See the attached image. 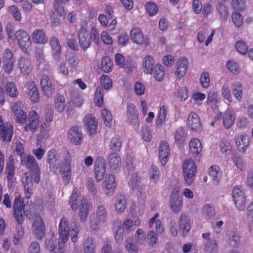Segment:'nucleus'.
Instances as JSON below:
<instances>
[{
	"instance_id": "412c9836",
	"label": "nucleus",
	"mask_w": 253,
	"mask_h": 253,
	"mask_svg": "<svg viewBox=\"0 0 253 253\" xmlns=\"http://www.w3.org/2000/svg\"><path fill=\"white\" fill-rule=\"evenodd\" d=\"M187 124L189 127L194 130H198L201 128L200 119L195 112H191L187 119Z\"/></svg>"
},
{
	"instance_id": "2eb2a0df",
	"label": "nucleus",
	"mask_w": 253,
	"mask_h": 253,
	"mask_svg": "<svg viewBox=\"0 0 253 253\" xmlns=\"http://www.w3.org/2000/svg\"><path fill=\"white\" fill-rule=\"evenodd\" d=\"M107 162L112 170L117 171L121 167L122 162L120 156L116 152L108 154Z\"/></svg>"
},
{
	"instance_id": "f03ea898",
	"label": "nucleus",
	"mask_w": 253,
	"mask_h": 253,
	"mask_svg": "<svg viewBox=\"0 0 253 253\" xmlns=\"http://www.w3.org/2000/svg\"><path fill=\"white\" fill-rule=\"evenodd\" d=\"M183 176L186 183L191 185L195 177L196 167L194 161L187 159L183 164Z\"/></svg>"
},
{
	"instance_id": "3c124183",
	"label": "nucleus",
	"mask_w": 253,
	"mask_h": 253,
	"mask_svg": "<svg viewBox=\"0 0 253 253\" xmlns=\"http://www.w3.org/2000/svg\"><path fill=\"white\" fill-rule=\"evenodd\" d=\"M240 238L237 233H232L228 239L229 245L232 247L237 248L240 244Z\"/></svg>"
},
{
	"instance_id": "c756f323",
	"label": "nucleus",
	"mask_w": 253,
	"mask_h": 253,
	"mask_svg": "<svg viewBox=\"0 0 253 253\" xmlns=\"http://www.w3.org/2000/svg\"><path fill=\"white\" fill-rule=\"evenodd\" d=\"M25 176L22 178V181L25 184V191L26 193V197L29 199L32 194L33 191V183L31 179L32 177L29 178L27 173L24 174Z\"/></svg>"
},
{
	"instance_id": "f8f14e48",
	"label": "nucleus",
	"mask_w": 253,
	"mask_h": 253,
	"mask_svg": "<svg viewBox=\"0 0 253 253\" xmlns=\"http://www.w3.org/2000/svg\"><path fill=\"white\" fill-rule=\"evenodd\" d=\"M91 36L84 27H82L78 32L79 42L81 47L84 50L87 49L90 44Z\"/></svg>"
},
{
	"instance_id": "f704fd0d",
	"label": "nucleus",
	"mask_w": 253,
	"mask_h": 253,
	"mask_svg": "<svg viewBox=\"0 0 253 253\" xmlns=\"http://www.w3.org/2000/svg\"><path fill=\"white\" fill-rule=\"evenodd\" d=\"M189 150L191 153L199 154L202 150V145L199 139L194 138L189 142Z\"/></svg>"
},
{
	"instance_id": "0eeeda50",
	"label": "nucleus",
	"mask_w": 253,
	"mask_h": 253,
	"mask_svg": "<svg viewBox=\"0 0 253 253\" xmlns=\"http://www.w3.org/2000/svg\"><path fill=\"white\" fill-rule=\"evenodd\" d=\"M29 218L33 219V223L32 225L33 233L37 239L41 240L44 234V226L42 219L38 215L31 217V215L29 216Z\"/></svg>"
},
{
	"instance_id": "dca6fc26",
	"label": "nucleus",
	"mask_w": 253,
	"mask_h": 253,
	"mask_svg": "<svg viewBox=\"0 0 253 253\" xmlns=\"http://www.w3.org/2000/svg\"><path fill=\"white\" fill-rule=\"evenodd\" d=\"M13 134V128L12 124L6 123L5 125L0 127V138L3 141L10 142Z\"/></svg>"
},
{
	"instance_id": "423d86ee",
	"label": "nucleus",
	"mask_w": 253,
	"mask_h": 253,
	"mask_svg": "<svg viewBox=\"0 0 253 253\" xmlns=\"http://www.w3.org/2000/svg\"><path fill=\"white\" fill-rule=\"evenodd\" d=\"M71 159L70 156H66L62 160V163L60 165V170L58 169V172H62V179L65 184L69 183L71 176Z\"/></svg>"
},
{
	"instance_id": "5fc2aeb1",
	"label": "nucleus",
	"mask_w": 253,
	"mask_h": 253,
	"mask_svg": "<svg viewBox=\"0 0 253 253\" xmlns=\"http://www.w3.org/2000/svg\"><path fill=\"white\" fill-rule=\"evenodd\" d=\"M216 8L221 17L224 20H226L228 16V9L226 6L219 2L217 4Z\"/></svg>"
},
{
	"instance_id": "e2e57ef3",
	"label": "nucleus",
	"mask_w": 253,
	"mask_h": 253,
	"mask_svg": "<svg viewBox=\"0 0 253 253\" xmlns=\"http://www.w3.org/2000/svg\"><path fill=\"white\" fill-rule=\"evenodd\" d=\"M101 85L105 89H109L112 87V81L108 77L102 75L100 77Z\"/></svg>"
},
{
	"instance_id": "2f4dec72",
	"label": "nucleus",
	"mask_w": 253,
	"mask_h": 253,
	"mask_svg": "<svg viewBox=\"0 0 253 253\" xmlns=\"http://www.w3.org/2000/svg\"><path fill=\"white\" fill-rule=\"evenodd\" d=\"M231 89L237 100L241 101L242 99L243 94L242 84L239 82L235 83L232 85Z\"/></svg>"
},
{
	"instance_id": "7c9ffc66",
	"label": "nucleus",
	"mask_w": 253,
	"mask_h": 253,
	"mask_svg": "<svg viewBox=\"0 0 253 253\" xmlns=\"http://www.w3.org/2000/svg\"><path fill=\"white\" fill-rule=\"evenodd\" d=\"M126 201L124 196L120 195L117 197L115 201L116 211L121 213L124 211L126 208Z\"/></svg>"
},
{
	"instance_id": "4d7b16f0",
	"label": "nucleus",
	"mask_w": 253,
	"mask_h": 253,
	"mask_svg": "<svg viewBox=\"0 0 253 253\" xmlns=\"http://www.w3.org/2000/svg\"><path fill=\"white\" fill-rule=\"evenodd\" d=\"M86 185L88 191L92 195H95L97 193V186L94 184V181L92 178H88L87 179Z\"/></svg>"
},
{
	"instance_id": "774afa93",
	"label": "nucleus",
	"mask_w": 253,
	"mask_h": 253,
	"mask_svg": "<svg viewBox=\"0 0 253 253\" xmlns=\"http://www.w3.org/2000/svg\"><path fill=\"white\" fill-rule=\"evenodd\" d=\"M126 248L129 253H137L138 248L137 245L132 242H126Z\"/></svg>"
},
{
	"instance_id": "a19ab883",
	"label": "nucleus",
	"mask_w": 253,
	"mask_h": 253,
	"mask_svg": "<svg viewBox=\"0 0 253 253\" xmlns=\"http://www.w3.org/2000/svg\"><path fill=\"white\" fill-rule=\"evenodd\" d=\"M116 186L115 178L113 175L107 174L105 177V187L107 190L113 191Z\"/></svg>"
},
{
	"instance_id": "cd10ccee",
	"label": "nucleus",
	"mask_w": 253,
	"mask_h": 253,
	"mask_svg": "<svg viewBox=\"0 0 253 253\" xmlns=\"http://www.w3.org/2000/svg\"><path fill=\"white\" fill-rule=\"evenodd\" d=\"M18 65L21 73L24 75L29 74L32 71L30 61L23 57L19 58Z\"/></svg>"
},
{
	"instance_id": "864d4df0",
	"label": "nucleus",
	"mask_w": 253,
	"mask_h": 253,
	"mask_svg": "<svg viewBox=\"0 0 253 253\" xmlns=\"http://www.w3.org/2000/svg\"><path fill=\"white\" fill-rule=\"evenodd\" d=\"M186 136V134L182 127L178 128L174 133L175 140L179 143H182L185 140Z\"/></svg>"
},
{
	"instance_id": "1a4fd4ad",
	"label": "nucleus",
	"mask_w": 253,
	"mask_h": 253,
	"mask_svg": "<svg viewBox=\"0 0 253 253\" xmlns=\"http://www.w3.org/2000/svg\"><path fill=\"white\" fill-rule=\"evenodd\" d=\"M84 123L85 129L89 136L94 135L98 129V122L95 116L88 114L84 118Z\"/></svg>"
},
{
	"instance_id": "20e7f679",
	"label": "nucleus",
	"mask_w": 253,
	"mask_h": 253,
	"mask_svg": "<svg viewBox=\"0 0 253 253\" xmlns=\"http://www.w3.org/2000/svg\"><path fill=\"white\" fill-rule=\"evenodd\" d=\"M14 36L21 49L24 52L28 53V49L32 44L28 34L23 30H20L16 32Z\"/></svg>"
},
{
	"instance_id": "13d9d810",
	"label": "nucleus",
	"mask_w": 253,
	"mask_h": 253,
	"mask_svg": "<svg viewBox=\"0 0 253 253\" xmlns=\"http://www.w3.org/2000/svg\"><path fill=\"white\" fill-rule=\"evenodd\" d=\"M200 81L201 85L204 88H208L210 84V78L209 74L206 72L202 73L200 77Z\"/></svg>"
},
{
	"instance_id": "c9c22d12",
	"label": "nucleus",
	"mask_w": 253,
	"mask_h": 253,
	"mask_svg": "<svg viewBox=\"0 0 253 253\" xmlns=\"http://www.w3.org/2000/svg\"><path fill=\"white\" fill-rule=\"evenodd\" d=\"M55 109L58 111H64L65 109L68 111V107H66V104L65 103V98L63 95H58L55 99Z\"/></svg>"
},
{
	"instance_id": "9b49d317",
	"label": "nucleus",
	"mask_w": 253,
	"mask_h": 253,
	"mask_svg": "<svg viewBox=\"0 0 253 253\" xmlns=\"http://www.w3.org/2000/svg\"><path fill=\"white\" fill-rule=\"evenodd\" d=\"M94 171L95 178L97 181L102 179L106 172V165L104 159L98 157L94 163Z\"/></svg>"
},
{
	"instance_id": "b1692460",
	"label": "nucleus",
	"mask_w": 253,
	"mask_h": 253,
	"mask_svg": "<svg viewBox=\"0 0 253 253\" xmlns=\"http://www.w3.org/2000/svg\"><path fill=\"white\" fill-rule=\"evenodd\" d=\"M50 44L52 49L54 59L59 61L60 57L61 49L59 40L57 38L52 37L50 39Z\"/></svg>"
},
{
	"instance_id": "72a5a7b5",
	"label": "nucleus",
	"mask_w": 253,
	"mask_h": 253,
	"mask_svg": "<svg viewBox=\"0 0 253 253\" xmlns=\"http://www.w3.org/2000/svg\"><path fill=\"white\" fill-rule=\"evenodd\" d=\"M123 142L122 138L118 136H115L112 138L109 145V148L110 150L117 152L119 151L122 146Z\"/></svg>"
},
{
	"instance_id": "aec40b11",
	"label": "nucleus",
	"mask_w": 253,
	"mask_h": 253,
	"mask_svg": "<svg viewBox=\"0 0 253 253\" xmlns=\"http://www.w3.org/2000/svg\"><path fill=\"white\" fill-rule=\"evenodd\" d=\"M222 116L223 124L224 127L227 128H230L233 125L235 120V114L231 113V112H224L222 113L221 112L215 117L214 120L219 119L220 116Z\"/></svg>"
},
{
	"instance_id": "58836bf2",
	"label": "nucleus",
	"mask_w": 253,
	"mask_h": 253,
	"mask_svg": "<svg viewBox=\"0 0 253 253\" xmlns=\"http://www.w3.org/2000/svg\"><path fill=\"white\" fill-rule=\"evenodd\" d=\"M84 253H95V246L92 238L86 239L84 243Z\"/></svg>"
},
{
	"instance_id": "de8ad7c7",
	"label": "nucleus",
	"mask_w": 253,
	"mask_h": 253,
	"mask_svg": "<svg viewBox=\"0 0 253 253\" xmlns=\"http://www.w3.org/2000/svg\"><path fill=\"white\" fill-rule=\"evenodd\" d=\"M165 72L164 67L161 65H157L155 68L154 77L158 81H162L164 78Z\"/></svg>"
},
{
	"instance_id": "9d476101",
	"label": "nucleus",
	"mask_w": 253,
	"mask_h": 253,
	"mask_svg": "<svg viewBox=\"0 0 253 253\" xmlns=\"http://www.w3.org/2000/svg\"><path fill=\"white\" fill-rule=\"evenodd\" d=\"M29 123L26 124L23 128L25 131L30 130L32 132H34L37 129L39 126V117L36 112H29L28 116Z\"/></svg>"
},
{
	"instance_id": "680f3d73",
	"label": "nucleus",
	"mask_w": 253,
	"mask_h": 253,
	"mask_svg": "<svg viewBox=\"0 0 253 253\" xmlns=\"http://www.w3.org/2000/svg\"><path fill=\"white\" fill-rule=\"evenodd\" d=\"M148 244L149 246L154 247L158 241L157 234L153 231H151L147 235Z\"/></svg>"
},
{
	"instance_id": "37998d69",
	"label": "nucleus",
	"mask_w": 253,
	"mask_h": 253,
	"mask_svg": "<svg viewBox=\"0 0 253 253\" xmlns=\"http://www.w3.org/2000/svg\"><path fill=\"white\" fill-rule=\"evenodd\" d=\"M203 214L207 219H210L214 216L215 214V210L212 205L210 204L206 205L203 209Z\"/></svg>"
},
{
	"instance_id": "c85d7f7f",
	"label": "nucleus",
	"mask_w": 253,
	"mask_h": 253,
	"mask_svg": "<svg viewBox=\"0 0 253 253\" xmlns=\"http://www.w3.org/2000/svg\"><path fill=\"white\" fill-rule=\"evenodd\" d=\"M218 246L217 241L214 238L208 240L205 244V253H217Z\"/></svg>"
},
{
	"instance_id": "bb28decb",
	"label": "nucleus",
	"mask_w": 253,
	"mask_h": 253,
	"mask_svg": "<svg viewBox=\"0 0 253 253\" xmlns=\"http://www.w3.org/2000/svg\"><path fill=\"white\" fill-rule=\"evenodd\" d=\"M81 207L80 208L79 217L80 221L84 222L89 213V203L85 199H83L81 201Z\"/></svg>"
},
{
	"instance_id": "6e6552de",
	"label": "nucleus",
	"mask_w": 253,
	"mask_h": 253,
	"mask_svg": "<svg viewBox=\"0 0 253 253\" xmlns=\"http://www.w3.org/2000/svg\"><path fill=\"white\" fill-rule=\"evenodd\" d=\"M69 224L66 218L62 217L59 223V233L60 235L59 241V249L61 250L62 246L67 242L69 236Z\"/></svg>"
},
{
	"instance_id": "7ed1b4c3",
	"label": "nucleus",
	"mask_w": 253,
	"mask_h": 253,
	"mask_svg": "<svg viewBox=\"0 0 253 253\" xmlns=\"http://www.w3.org/2000/svg\"><path fill=\"white\" fill-rule=\"evenodd\" d=\"M23 202L20 196L15 197L13 205V216L17 221L21 223L24 221V218L23 215V212L25 213L26 216H28L29 214L27 211H24V207Z\"/></svg>"
},
{
	"instance_id": "0e129e2a",
	"label": "nucleus",
	"mask_w": 253,
	"mask_h": 253,
	"mask_svg": "<svg viewBox=\"0 0 253 253\" xmlns=\"http://www.w3.org/2000/svg\"><path fill=\"white\" fill-rule=\"evenodd\" d=\"M149 174L151 179L153 180L154 182L156 183L159 178V171L155 166H151Z\"/></svg>"
},
{
	"instance_id": "338daca9",
	"label": "nucleus",
	"mask_w": 253,
	"mask_h": 253,
	"mask_svg": "<svg viewBox=\"0 0 253 253\" xmlns=\"http://www.w3.org/2000/svg\"><path fill=\"white\" fill-rule=\"evenodd\" d=\"M146 7L149 15L151 16L155 15L158 10V7L153 2L147 3Z\"/></svg>"
},
{
	"instance_id": "69168bd1",
	"label": "nucleus",
	"mask_w": 253,
	"mask_h": 253,
	"mask_svg": "<svg viewBox=\"0 0 253 253\" xmlns=\"http://www.w3.org/2000/svg\"><path fill=\"white\" fill-rule=\"evenodd\" d=\"M102 116L105 126L108 127H110L113 120V116L110 112H102Z\"/></svg>"
},
{
	"instance_id": "49530a36",
	"label": "nucleus",
	"mask_w": 253,
	"mask_h": 253,
	"mask_svg": "<svg viewBox=\"0 0 253 253\" xmlns=\"http://www.w3.org/2000/svg\"><path fill=\"white\" fill-rule=\"evenodd\" d=\"M8 12L16 21H20L21 20L22 16L20 11L16 6L13 5L9 6Z\"/></svg>"
},
{
	"instance_id": "052dcab7",
	"label": "nucleus",
	"mask_w": 253,
	"mask_h": 253,
	"mask_svg": "<svg viewBox=\"0 0 253 253\" xmlns=\"http://www.w3.org/2000/svg\"><path fill=\"white\" fill-rule=\"evenodd\" d=\"M127 116L132 125L136 127L138 126L139 125V119L137 112H129L127 114Z\"/></svg>"
},
{
	"instance_id": "473e14b6",
	"label": "nucleus",
	"mask_w": 253,
	"mask_h": 253,
	"mask_svg": "<svg viewBox=\"0 0 253 253\" xmlns=\"http://www.w3.org/2000/svg\"><path fill=\"white\" fill-rule=\"evenodd\" d=\"M169 204L172 211L175 213H178L182 207V198H170Z\"/></svg>"
},
{
	"instance_id": "5701e85b",
	"label": "nucleus",
	"mask_w": 253,
	"mask_h": 253,
	"mask_svg": "<svg viewBox=\"0 0 253 253\" xmlns=\"http://www.w3.org/2000/svg\"><path fill=\"white\" fill-rule=\"evenodd\" d=\"M188 67V61L185 57L180 58L176 63L175 75L180 79L186 73Z\"/></svg>"
},
{
	"instance_id": "603ef678",
	"label": "nucleus",
	"mask_w": 253,
	"mask_h": 253,
	"mask_svg": "<svg viewBox=\"0 0 253 253\" xmlns=\"http://www.w3.org/2000/svg\"><path fill=\"white\" fill-rule=\"evenodd\" d=\"M231 6L235 10L243 11L246 8L245 2L244 0H232Z\"/></svg>"
},
{
	"instance_id": "09e8293b",
	"label": "nucleus",
	"mask_w": 253,
	"mask_h": 253,
	"mask_svg": "<svg viewBox=\"0 0 253 253\" xmlns=\"http://www.w3.org/2000/svg\"><path fill=\"white\" fill-rule=\"evenodd\" d=\"M103 89L100 87H97L96 89L94 100L95 105L97 106H100L103 103Z\"/></svg>"
},
{
	"instance_id": "79ce46f5",
	"label": "nucleus",
	"mask_w": 253,
	"mask_h": 253,
	"mask_svg": "<svg viewBox=\"0 0 253 253\" xmlns=\"http://www.w3.org/2000/svg\"><path fill=\"white\" fill-rule=\"evenodd\" d=\"M101 68L106 73L111 72L113 69V62L109 57H104L101 60Z\"/></svg>"
},
{
	"instance_id": "f3484780",
	"label": "nucleus",
	"mask_w": 253,
	"mask_h": 253,
	"mask_svg": "<svg viewBox=\"0 0 253 253\" xmlns=\"http://www.w3.org/2000/svg\"><path fill=\"white\" fill-rule=\"evenodd\" d=\"M159 158L162 165L167 163L170 154V148L167 142L162 141L159 148Z\"/></svg>"
},
{
	"instance_id": "a878e982",
	"label": "nucleus",
	"mask_w": 253,
	"mask_h": 253,
	"mask_svg": "<svg viewBox=\"0 0 253 253\" xmlns=\"http://www.w3.org/2000/svg\"><path fill=\"white\" fill-rule=\"evenodd\" d=\"M236 144L238 150L244 152L249 145V137L247 135H240L236 138Z\"/></svg>"
},
{
	"instance_id": "4c0bfd02",
	"label": "nucleus",
	"mask_w": 253,
	"mask_h": 253,
	"mask_svg": "<svg viewBox=\"0 0 253 253\" xmlns=\"http://www.w3.org/2000/svg\"><path fill=\"white\" fill-rule=\"evenodd\" d=\"M154 63V59L152 56H146L144 59V63L143 64L144 72L147 74H151L153 70Z\"/></svg>"
},
{
	"instance_id": "6ab92c4d",
	"label": "nucleus",
	"mask_w": 253,
	"mask_h": 253,
	"mask_svg": "<svg viewBox=\"0 0 253 253\" xmlns=\"http://www.w3.org/2000/svg\"><path fill=\"white\" fill-rule=\"evenodd\" d=\"M179 230L183 235H186L191 229V222L189 218L185 214H181L178 219Z\"/></svg>"
},
{
	"instance_id": "bf43d9fd",
	"label": "nucleus",
	"mask_w": 253,
	"mask_h": 253,
	"mask_svg": "<svg viewBox=\"0 0 253 253\" xmlns=\"http://www.w3.org/2000/svg\"><path fill=\"white\" fill-rule=\"evenodd\" d=\"M220 151L222 153L229 155L231 152V146L226 140H222L220 144Z\"/></svg>"
},
{
	"instance_id": "ea45409f",
	"label": "nucleus",
	"mask_w": 253,
	"mask_h": 253,
	"mask_svg": "<svg viewBox=\"0 0 253 253\" xmlns=\"http://www.w3.org/2000/svg\"><path fill=\"white\" fill-rule=\"evenodd\" d=\"M24 221H22L21 223L17 222L18 224L16 225V233L14 234V244L16 245L19 242L20 239L22 238L24 234V230L22 226V224Z\"/></svg>"
},
{
	"instance_id": "4be33fe9",
	"label": "nucleus",
	"mask_w": 253,
	"mask_h": 253,
	"mask_svg": "<svg viewBox=\"0 0 253 253\" xmlns=\"http://www.w3.org/2000/svg\"><path fill=\"white\" fill-rule=\"evenodd\" d=\"M130 39L134 42L137 44H142L145 43L146 45L148 44V42L147 40H144L143 35L139 28H133L130 32Z\"/></svg>"
},
{
	"instance_id": "a18cd8bd",
	"label": "nucleus",
	"mask_w": 253,
	"mask_h": 253,
	"mask_svg": "<svg viewBox=\"0 0 253 253\" xmlns=\"http://www.w3.org/2000/svg\"><path fill=\"white\" fill-rule=\"evenodd\" d=\"M69 203L73 211H75L77 210L78 206V194L76 189L73 190Z\"/></svg>"
},
{
	"instance_id": "8fccbe9b",
	"label": "nucleus",
	"mask_w": 253,
	"mask_h": 253,
	"mask_svg": "<svg viewBox=\"0 0 253 253\" xmlns=\"http://www.w3.org/2000/svg\"><path fill=\"white\" fill-rule=\"evenodd\" d=\"M28 95L30 97L31 100L33 102H37L39 100V93L37 87L33 85L28 92Z\"/></svg>"
},
{
	"instance_id": "e433bc0d",
	"label": "nucleus",
	"mask_w": 253,
	"mask_h": 253,
	"mask_svg": "<svg viewBox=\"0 0 253 253\" xmlns=\"http://www.w3.org/2000/svg\"><path fill=\"white\" fill-rule=\"evenodd\" d=\"M209 178L212 181L213 184L216 185L221 178L220 173L215 166H211L209 169Z\"/></svg>"
},
{
	"instance_id": "a211bd4d",
	"label": "nucleus",
	"mask_w": 253,
	"mask_h": 253,
	"mask_svg": "<svg viewBox=\"0 0 253 253\" xmlns=\"http://www.w3.org/2000/svg\"><path fill=\"white\" fill-rule=\"evenodd\" d=\"M59 160V157L55 150H51L47 153V162L50 168L56 173L58 171Z\"/></svg>"
},
{
	"instance_id": "39448f33",
	"label": "nucleus",
	"mask_w": 253,
	"mask_h": 253,
	"mask_svg": "<svg viewBox=\"0 0 253 253\" xmlns=\"http://www.w3.org/2000/svg\"><path fill=\"white\" fill-rule=\"evenodd\" d=\"M96 220L92 219L90 222L91 228L94 231H97L99 228V224L104 223L107 217V211L103 206H99L97 207L96 212Z\"/></svg>"
},
{
	"instance_id": "f257e3e1",
	"label": "nucleus",
	"mask_w": 253,
	"mask_h": 253,
	"mask_svg": "<svg viewBox=\"0 0 253 253\" xmlns=\"http://www.w3.org/2000/svg\"><path fill=\"white\" fill-rule=\"evenodd\" d=\"M21 164L30 169L31 177L37 183L40 181L41 172L37 161L33 156H21Z\"/></svg>"
},
{
	"instance_id": "ddd939ff",
	"label": "nucleus",
	"mask_w": 253,
	"mask_h": 253,
	"mask_svg": "<svg viewBox=\"0 0 253 253\" xmlns=\"http://www.w3.org/2000/svg\"><path fill=\"white\" fill-rule=\"evenodd\" d=\"M41 85L43 92L47 97L51 96L53 93L54 88L48 75L44 74L42 76Z\"/></svg>"
},
{
	"instance_id": "4468645a",
	"label": "nucleus",
	"mask_w": 253,
	"mask_h": 253,
	"mask_svg": "<svg viewBox=\"0 0 253 253\" xmlns=\"http://www.w3.org/2000/svg\"><path fill=\"white\" fill-rule=\"evenodd\" d=\"M68 137L70 141L75 145H80L83 141L81 130L78 126L72 127L68 132Z\"/></svg>"
},
{
	"instance_id": "393cba45",
	"label": "nucleus",
	"mask_w": 253,
	"mask_h": 253,
	"mask_svg": "<svg viewBox=\"0 0 253 253\" xmlns=\"http://www.w3.org/2000/svg\"><path fill=\"white\" fill-rule=\"evenodd\" d=\"M33 41L38 43L44 44L48 41L44 31L42 29H36L32 34Z\"/></svg>"
},
{
	"instance_id": "c03bdc74",
	"label": "nucleus",
	"mask_w": 253,
	"mask_h": 253,
	"mask_svg": "<svg viewBox=\"0 0 253 253\" xmlns=\"http://www.w3.org/2000/svg\"><path fill=\"white\" fill-rule=\"evenodd\" d=\"M5 93L12 97H16L18 94L15 84L12 82L7 83L5 86Z\"/></svg>"
},
{
	"instance_id": "6e6d98bb",
	"label": "nucleus",
	"mask_w": 253,
	"mask_h": 253,
	"mask_svg": "<svg viewBox=\"0 0 253 253\" xmlns=\"http://www.w3.org/2000/svg\"><path fill=\"white\" fill-rule=\"evenodd\" d=\"M234 200L235 204L237 209L240 211H242L245 208L246 197L245 195H241L239 198H236Z\"/></svg>"
}]
</instances>
